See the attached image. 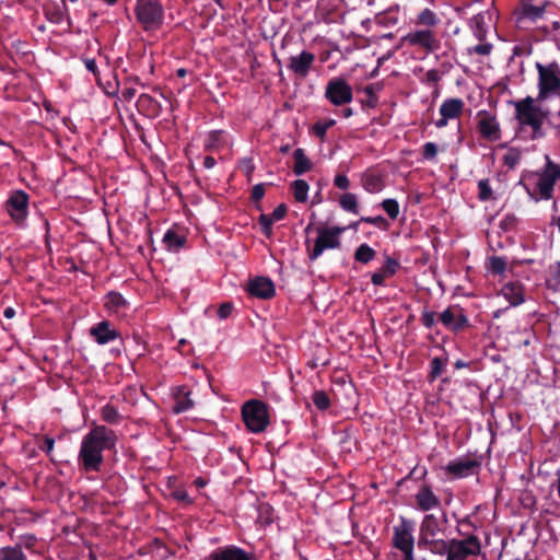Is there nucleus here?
<instances>
[{"label":"nucleus","instance_id":"393cba45","mask_svg":"<svg viewBox=\"0 0 560 560\" xmlns=\"http://www.w3.org/2000/svg\"><path fill=\"white\" fill-rule=\"evenodd\" d=\"M502 295L512 306L523 302V289L520 284L508 283L502 288Z\"/></svg>","mask_w":560,"mask_h":560},{"label":"nucleus","instance_id":"f8f14e48","mask_svg":"<svg viewBox=\"0 0 560 560\" xmlns=\"http://www.w3.org/2000/svg\"><path fill=\"white\" fill-rule=\"evenodd\" d=\"M402 40L411 46H418L427 51H434L440 47V43L430 30H417L409 32L402 37Z\"/></svg>","mask_w":560,"mask_h":560},{"label":"nucleus","instance_id":"a19ab883","mask_svg":"<svg viewBox=\"0 0 560 560\" xmlns=\"http://www.w3.org/2000/svg\"><path fill=\"white\" fill-rule=\"evenodd\" d=\"M334 125H335V120L329 119V120L317 122L313 129L317 137L324 138L328 128H330Z\"/></svg>","mask_w":560,"mask_h":560},{"label":"nucleus","instance_id":"5fc2aeb1","mask_svg":"<svg viewBox=\"0 0 560 560\" xmlns=\"http://www.w3.org/2000/svg\"><path fill=\"white\" fill-rule=\"evenodd\" d=\"M395 270H396V262L393 259L388 258L387 261H386V265H385V267L383 269V271L387 276H390V275H393L395 272Z\"/></svg>","mask_w":560,"mask_h":560},{"label":"nucleus","instance_id":"7c9ffc66","mask_svg":"<svg viewBox=\"0 0 560 560\" xmlns=\"http://www.w3.org/2000/svg\"><path fill=\"white\" fill-rule=\"evenodd\" d=\"M374 257L375 250L366 244L360 245L354 254V258L362 264H368L369 261L374 259Z\"/></svg>","mask_w":560,"mask_h":560},{"label":"nucleus","instance_id":"de8ad7c7","mask_svg":"<svg viewBox=\"0 0 560 560\" xmlns=\"http://www.w3.org/2000/svg\"><path fill=\"white\" fill-rule=\"evenodd\" d=\"M233 305L231 303H223L218 310V315L220 318L225 319L231 315Z\"/></svg>","mask_w":560,"mask_h":560},{"label":"nucleus","instance_id":"2f4dec72","mask_svg":"<svg viewBox=\"0 0 560 560\" xmlns=\"http://www.w3.org/2000/svg\"><path fill=\"white\" fill-rule=\"evenodd\" d=\"M544 12L545 8L542 5L527 3L523 7V15L534 21L541 18Z\"/></svg>","mask_w":560,"mask_h":560},{"label":"nucleus","instance_id":"b1692460","mask_svg":"<svg viewBox=\"0 0 560 560\" xmlns=\"http://www.w3.org/2000/svg\"><path fill=\"white\" fill-rule=\"evenodd\" d=\"M212 560H249L248 556L240 548L229 547L211 553Z\"/></svg>","mask_w":560,"mask_h":560},{"label":"nucleus","instance_id":"052dcab7","mask_svg":"<svg viewBox=\"0 0 560 560\" xmlns=\"http://www.w3.org/2000/svg\"><path fill=\"white\" fill-rule=\"evenodd\" d=\"M3 314L7 318H13L15 315V311L12 307H7Z\"/></svg>","mask_w":560,"mask_h":560},{"label":"nucleus","instance_id":"6ab92c4d","mask_svg":"<svg viewBox=\"0 0 560 560\" xmlns=\"http://www.w3.org/2000/svg\"><path fill=\"white\" fill-rule=\"evenodd\" d=\"M440 319L444 326L453 330L463 328L467 319L458 310L447 308L441 313Z\"/></svg>","mask_w":560,"mask_h":560},{"label":"nucleus","instance_id":"a211bd4d","mask_svg":"<svg viewBox=\"0 0 560 560\" xmlns=\"http://www.w3.org/2000/svg\"><path fill=\"white\" fill-rule=\"evenodd\" d=\"M90 334L100 345H105L118 337V332L110 328L109 323L104 320L91 328Z\"/></svg>","mask_w":560,"mask_h":560},{"label":"nucleus","instance_id":"e433bc0d","mask_svg":"<svg viewBox=\"0 0 560 560\" xmlns=\"http://www.w3.org/2000/svg\"><path fill=\"white\" fill-rule=\"evenodd\" d=\"M137 106L140 110H151L154 113L156 110V103L154 100L148 94H141L137 101Z\"/></svg>","mask_w":560,"mask_h":560},{"label":"nucleus","instance_id":"f257e3e1","mask_svg":"<svg viewBox=\"0 0 560 560\" xmlns=\"http://www.w3.org/2000/svg\"><path fill=\"white\" fill-rule=\"evenodd\" d=\"M115 433L104 425H93L91 431L83 436L79 459L86 471H97L103 463V451L115 445Z\"/></svg>","mask_w":560,"mask_h":560},{"label":"nucleus","instance_id":"9d476101","mask_svg":"<svg viewBox=\"0 0 560 560\" xmlns=\"http://www.w3.org/2000/svg\"><path fill=\"white\" fill-rule=\"evenodd\" d=\"M343 229H322L318 231L313 250L310 253L311 259H316L325 249L336 248L340 245L339 235Z\"/></svg>","mask_w":560,"mask_h":560},{"label":"nucleus","instance_id":"4be33fe9","mask_svg":"<svg viewBox=\"0 0 560 560\" xmlns=\"http://www.w3.org/2000/svg\"><path fill=\"white\" fill-rule=\"evenodd\" d=\"M416 501L418 508L422 511H430L438 508L440 504V500L429 488H422L416 494Z\"/></svg>","mask_w":560,"mask_h":560},{"label":"nucleus","instance_id":"13d9d810","mask_svg":"<svg viewBox=\"0 0 560 560\" xmlns=\"http://www.w3.org/2000/svg\"><path fill=\"white\" fill-rule=\"evenodd\" d=\"M84 65H85L88 70H90L91 72L96 74V63H95L94 59H85L84 60Z\"/></svg>","mask_w":560,"mask_h":560},{"label":"nucleus","instance_id":"a878e982","mask_svg":"<svg viewBox=\"0 0 560 560\" xmlns=\"http://www.w3.org/2000/svg\"><path fill=\"white\" fill-rule=\"evenodd\" d=\"M106 308L112 313H120L127 306V301L116 292H110L106 295Z\"/></svg>","mask_w":560,"mask_h":560},{"label":"nucleus","instance_id":"9b49d317","mask_svg":"<svg viewBox=\"0 0 560 560\" xmlns=\"http://www.w3.org/2000/svg\"><path fill=\"white\" fill-rule=\"evenodd\" d=\"M326 97L337 106L352 101V89L343 79H332L326 88Z\"/></svg>","mask_w":560,"mask_h":560},{"label":"nucleus","instance_id":"a18cd8bd","mask_svg":"<svg viewBox=\"0 0 560 560\" xmlns=\"http://www.w3.org/2000/svg\"><path fill=\"white\" fill-rule=\"evenodd\" d=\"M436 153H438V149L434 143L428 142L424 144L423 155L425 159L431 160V159L435 158Z\"/></svg>","mask_w":560,"mask_h":560},{"label":"nucleus","instance_id":"c85d7f7f","mask_svg":"<svg viewBox=\"0 0 560 560\" xmlns=\"http://www.w3.org/2000/svg\"><path fill=\"white\" fill-rule=\"evenodd\" d=\"M0 560H25L20 546L3 547L0 549Z\"/></svg>","mask_w":560,"mask_h":560},{"label":"nucleus","instance_id":"864d4df0","mask_svg":"<svg viewBox=\"0 0 560 560\" xmlns=\"http://www.w3.org/2000/svg\"><path fill=\"white\" fill-rule=\"evenodd\" d=\"M386 277L387 275L384 271L374 272L371 277V280L375 285H381Z\"/></svg>","mask_w":560,"mask_h":560},{"label":"nucleus","instance_id":"4c0bfd02","mask_svg":"<svg viewBox=\"0 0 560 560\" xmlns=\"http://www.w3.org/2000/svg\"><path fill=\"white\" fill-rule=\"evenodd\" d=\"M438 20L435 14L429 10L424 9L419 15H418V24L424 25V26H434L436 24Z\"/></svg>","mask_w":560,"mask_h":560},{"label":"nucleus","instance_id":"c03bdc74","mask_svg":"<svg viewBox=\"0 0 560 560\" xmlns=\"http://www.w3.org/2000/svg\"><path fill=\"white\" fill-rule=\"evenodd\" d=\"M444 366H445L444 360H442L441 358H434L432 360V376L433 377L439 376L442 373V371L444 370Z\"/></svg>","mask_w":560,"mask_h":560},{"label":"nucleus","instance_id":"7ed1b4c3","mask_svg":"<svg viewBox=\"0 0 560 560\" xmlns=\"http://www.w3.org/2000/svg\"><path fill=\"white\" fill-rule=\"evenodd\" d=\"M135 13L138 22L147 32L156 31L163 24L164 11L156 1L137 0Z\"/></svg>","mask_w":560,"mask_h":560},{"label":"nucleus","instance_id":"603ef678","mask_svg":"<svg viewBox=\"0 0 560 560\" xmlns=\"http://www.w3.org/2000/svg\"><path fill=\"white\" fill-rule=\"evenodd\" d=\"M474 51L478 55L486 56L490 54L491 51V45L489 44H481L474 47Z\"/></svg>","mask_w":560,"mask_h":560},{"label":"nucleus","instance_id":"f3484780","mask_svg":"<svg viewBox=\"0 0 560 560\" xmlns=\"http://www.w3.org/2000/svg\"><path fill=\"white\" fill-rule=\"evenodd\" d=\"M248 291L252 295L259 299H270L276 290L273 282L266 277H256L248 283Z\"/></svg>","mask_w":560,"mask_h":560},{"label":"nucleus","instance_id":"aec40b11","mask_svg":"<svg viewBox=\"0 0 560 560\" xmlns=\"http://www.w3.org/2000/svg\"><path fill=\"white\" fill-rule=\"evenodd\" d=\"M476 463L469 459L454 460L447 464L445 470L454 478L467 477L472 474Z\"/></svg>","mask_w":560,"mask_h":560},{"label":"nucleus","instance_id":"c9c22d12","mask_svg":"<svg viewBox=\"0 0 560 560\" xmlns=\"http://www.w3.org/2000/svg\"><path fill=\"white\" fill-rule=\"evenodd\" d=\"M313 402L319 410H325L330 405L328 395L323 390H317L313 394Z\"/></svg>","mask_w":560,"mask_h":560},{"label":"nucleus","instance_id":"c756f323","mask_svg":"<svg viewBox=\"0 0 560 560\" xmlns=\"http://www.w3.org/2000/svg\"><path fill=\"white\" fill-rule=\"evenodd\" d=\"M310 190L308 184L303 179H298L293 183V195L296 201L304 202L307 200Z\"/></svg>","mask_w":560,"mask_h":560},{"label":"nucleus","instance_id":"ea45409f","mask_svg":"<svg viewBox=\"0 0 560 560\" xmlns=\"http://www.w3.org/2000/svg\"><path fill=\"white\" fill-rule=\"evenodd\" d=\"M364 187L370 192H376L381 190L382 184L378 177L374 175H369L364 179Z\"/></svg>","mask_w":560,"mask_h":560},{"label":"nucleus","instance_id":"bf43d9fd","mask_svg":"<svg viewBox=\"0 0 560 560\" xmlns=\"http://www.w3.org/2000/svg\"><path fill=\"white\" fill-rule=\"evenodd\" d=\"M215 165V160L212 156H206L203 160V166L206 168H212Z\"/></svg>","mask_w":560,"mask_h":560},{"label":"nucleus","instance_id":"2eb2a0df","mask_svg":"<svg viewBox=\"0 0 560 560\" xmlns=\"http://www.w3.org/2000/svg\"><path fill=\"white\" fill-rule=\"evenodd\" d=\"M478 129L481 136L490 141L500 139V126L494 116L481 112L477 116Z\"/></svg>","mask_w":560,"mask_h":560},{"label":"nucleus","instance_id":"72a5a7b5","mask_svg":"<svg viewBox=\"0 0 560 560\" xmlns=\"http://www.w3.org/2000/svg\"><path fill=\"white\" fill-rule=\"evenodd\" d=\"M340 205L346 211L357 212L358 203L357 198L353 194H345L340 198Z\"/></svg>","mask_w":560,"mask_h":560},{"label":"nucleus","instance_id":"338daca9","mask_svg":"<svg viewBox=\"0 0 560 560\" xmlns=\"http://www.w3.org/2000/svg\"><path fill=\"white\" fill-rule=\"evenodd\" d=\"M107 4L113 5L117 2V0H104Z\"/></svg>","mask_w":560,"mask_h":560},{"label":"nucleus","instance_id":"6e6d98bb","mask_svg":"<svg viewBox=\"0 0 560 560\" xmlns=\"http://www.w3.org/2000/svg\"><path fill=\"white\" fill-rule=\"evenodd\" d=\"M54 444H55V441L54 439L51 438H45L44 440V447L43 450L47 453V454H50L51 451L54 450Z\"/></svg>","mask_w":560,"mask_h":560},{"label":"nucleus","instance_id":"bb28decb","mask_svg":"<svg viewBox=\"0 0 560 560\" xmlns=\"http://www.w3.org/2000/svg\"><path fill=\"white\" fill-rule=\"evenodd\" d=\"M294 173L296 175H302L303 173L310 171L312 168V162L305 155L303 149H296L294 151Z\"/></svg>","mask_w":560,"mask_h":560},{"label":"nucleus","instance_id":"dca6fc26","mask_svg":"<svg viewBox=\"0 0 560 560\" xmlns=\"http://www.w3.org/2000/svg\"><path fill=\"white\" fill-rule=\"evenodd\" d=\"M315 60V56L308 51H302L298 56H292L289 60V69L296 75L305 78Z\"/></svg>","mask_w":560,"mask_h":560},{"label":"nucleus","instance_id":"774afa93","mask_svg":"<svg viewBox=\"0 0 560 560\" xmlns=\"http://www.w3.org/2000/svg\"><path fill=\"white\" fill-rule=\"evenodd\" d=\"M558 493H559V497H560V476L558 477Z\"/></svg>","mask_w":560,"mask_h":560},{"label":"nucleus","instance_id":"49530a36","mask_svg":"<svg viewBox=\"0 0 560 560\" xmlns=\"http://www.w3.org/2000/svg\"><path fill=\"white\" fill-rule=\"evenodd\" d=\"M137 91L135 88H124L119 100L124 102H130L135 98Z\"/></svg>","mask_w":560,"mask_h":560},{"label":"nucleus","instance_id":"4468645a","mask_svg":"<svg viewBox=\"0 0 560 560\" xmlns=\"http://www.w3.org/2000/svg\"><path fill=\"white\" fill-rule=\"evenodd\" d=\"M464 109V102L459 98H448L444 101L440 107L441 118L435 121L438 128H443L448 120L460 115Z\"/></svg>","mask_w":560,"mask_h":560},{"label":"nucleus","instance_id":"ddd939ff","mask_svg":"<svg viewBox=\"0 0 560 560\" xmlns=\"http://www.w3.org/2000/svg\"><path fill=\"white\" fill-rule=\"evenodd\" d=\"M28 197L23 191H15L7 202L10 217L18 223L23 222L27 215Z\"/></svg>","mask_w":560,"mask_h":560},{"label":"nucleus","instance_id":"cd10ccee","mask_svg":"<svg viewBox=\"0 0 560 560\" xmlns=\"http://www.w3.org/2000/svg\"><path fill=\"white\" fill-rule=\"evenodd\" d=\"M185 241L186 240L183 235H179L173 231H168L163 237V242L170 250L179 249L184 246Z\"/></svg>","mask_w":560,"mask_h":560},{"label":"nucleus","instance_id":"8fccbe9b","mask_svg":"<svg viewBox=\"0 0 560 560\" xmlns=\"http://www.w3.org/2000/svg\"><path fill=\"white\" fill-rule=\"evenodd\" d=\"M265 195V188L261 184L254 186L252 197L255 200H260Z\"/></svg>","mask_w":560,"mask_h":560},{"label":"nucleus","instance_id":"f03ea898","mask_svg":"<svg viewBox=\"0 0 560 560\" xmlns=\"http://www.w3.org/2000/svg\"><path fill=\"white\" fill-rule=\"evenodd\" d=\"M516 119L521 126H529L533 129V138L542 136L541 126L546 118V113L535 104L534 98L526 97L516 102Z\"/></svg>","mask_w":560,"mask_h":560},{"label":"nucleus","instance_id":"69168bd1","mask_svg":"<svg viewBox=\"0 0 560 560\" xmlns=\"http://www.w3.org/2000/svg\"><path fill=\"white\" fill-rule=\"evenodd\" d=\"M343 114H345V117H350L352 115L351 108L345 109Z\"/></svg>","mask_w":560,"mask_h":560},{"label":"nucleus","instance_id":"473e14b6","mask_svg":"<svg viewBox=\"0 0 560 560\" xmlns=\"http://www.w3.org/2000/svg\"><path fill=\"white\" fill-rule=\"evenodd\" d=\"M102 419L108 423H116L119 420V413L116 408L110 405H106L101 410Z\"/></svg>","mask_w":560,"mask_h":560},{"label":"nucleus","instance_id":"412c9836","mask_svg":"<svg viewBox=\"0 0 560 560\" xmlns=\"http://www.w3.org/2000/svg\"><path fill=\"white\" fill-rule=\"evenodd\" d=\"M287 213V207L284 205H279L270 214H261L259 217V224L261 225L262 232L270 237L271 236V225L276 221H280L284 218Z\"/></svg>","mask_w":560,"mask_h":560},{"label":"nucleus","instance_id":"20e7f679","mask_svg":"<svg viewBox=\"0 0 560 560\" xmlns=\"http://www.w3.org/2000/svg\"><path fill=\"white\" fill-rule=\"evenodd\" d=\"M443 533V524L433 514L427 515L420 525L419 544L430 547L434 553H443L445 540L439 538Z\"/></svg>","mask_w":560,"mask_h":560},{"label":"nucleus","instance_id":"09e8293b","mask_svg":"<svg viewBox=\"0 0 560 560\" xmlns=\"http://www.w3.org/2000/svg\"><path fill=\"white\" fill-rule=\"evenodd\" d=\"M335 185L340 189H347L349 187V179L346 175H337L335 177Z\"/></svg>","mask_w":560,"mask_h":560},{"label":"nucleus","instance_id":"f704fd0d","mask_svg":"<svg viewBox=\"0 0 560 560\" xmlns=\"http://www.w3.org/2000/svg\"><path fill=\"white\" fill-rule=\"evenodd\" d=\"M479 188V199L481 201H488L494 199L492 189L490 188L489 180L488 179H481L478 183Z\"/></svg>","mask_w":560,"mask_h":560},{"label":"nucleus","instance_id":"0eeeda50","mask_svg":"<svg viewBox=\"0 0 560 560\" xmlns=\"http://www.w3.org/2000/svg\"><path fill=\"white\" fill-rule=\"evenodd\" d=\"M481 551L479 539L470 535L465 539H451L445 541V550L442 555H446V560H466L469 556H477Z\"/></svg>","mask_w":560,"mask_h":560},{"label":"nucleus","instance_id":"1a4fd4ad","mask_svg":"<svg viewBox=\"0 0 560 560\" xmlns=\"http://www.w3.org/2000/svg\"><path fill=\"white\" fill-rule=\"evenodd\" d=\"M393 544L404 555V560L413 559V536L410 524L402 522L394 527Z\"/></svg>","mask_w":560,"mask_h":560},{"label":"nucleus","instance_id":"39448f33","mask_svg":"<svg viewBox=\"0 0 560 560\" xmlns=\"http://www.w3.org/2000/svg\"><path fill=\"white\" fill-rule=\"evenodd\" d=\"M243 420L246 428L253 433H260L269 424V416L266 404L260 400H249L242 408Z\"/></svg>","mask_w":560,"mask_h":560},{"label":"nucleus","instance_id":"58836bf2","mask_svg":"<svg viewBox=\"0 0 560 560\" xmlns=\"http://www.w3.org/2000/svg\"><path fill=\"white\" fill-rule=\"evenodd\" d=\"M382 207L392 219H396L398 217L399 206L395 199H385L382 202Z\"/></svg>","mask_w":560,"mask_h":560},{"label":"nucleus","instance_id":"3c124183","mask_svg":"<svg viewBox=\"0 0 560 560\" xmlns=\"http://www.w3.org/2000/svg\"><path fill=\"white\" fill-rule=\"evenodd\" d=\"M172 497L178 501L189 503L188 494L185 490L178 489L173 491Z\"/></svg>","mask_w":560,"mask_h":560},{"label":"nucleus","instance_id":"37998d69","mask_svg":"<svg viewBox=\"0 0 560 560\" xmlns=\"http://www.w3.org/2000/svg\"><path fill=\"white\" fill-rule=\"evenodd\" d=\"M221 138L220 131H213L209 135L207 142H206V149L213 150L219 147V141Z\"/></svg>","mask_w":560,"mask_h":560},{"label":"nucleus","instance_id":"e2e57ef3","mask_svg":"<svg viewBox=\"0 0 560 560\" xmlns=\"http://www.w3.org/2000/svg\"><path fill=\"white\" fill-rule=\"evenodd\" d=\"M177 75H178V77H185V75H186V70H185V69H183V68L178 69V70H177Z\"/></svg>","mask_w":560,"mask_h":560},{"label":"nucleus","instance_id":"6e6552de","mask_svg":"<svg viewBox=\"0 0 560 560\" xmlns=\"http://www.w3.org/2000/svg\"><path fill=\"white\" fill-rule=\"evenodd\" d=\"M539 74L538 80V100H545L552 94L560 92V70L557 66H542L537 63Z\"/></svg>","mask_w":560,"mask_h":560},{"label":"nucleus","instance_id":"4d7b16f0","mask_svg":"<svg viewBox=\"0 0 560 560\" xmlns=\"http://www.w3.org/2000/svg\"><path fill=\"white\" fill-rule=\"evenodd\" d=\"M434 323V314L433 313H427L423 315V324L427 327H431Z\"/></svg>","mask_w":560,"mask_h":560},{"label":"nucleus","instance_id":"5701e85b","mask_svg":"<svg viewBox=\"0 0 560 560\" xmlns=\"http://www.w3.org/2000/svg\"><path fill=\"white\" fill-rule=\"evenodd\" d=\"M174 398L175 405L173 410L176 413L189 410L194 406V401L190 398V392L185 387H177L174 392Z\"/></svg>","mask_w":560,"mask_h":560},{"label":"nucleus","instance_id":"79ce46f5","mask_svg":"<svg viewBox=\"0 0 560 560\" xmlns=\"http://www.w3.org/2000/svg\"><path fill=\"white\" fill-rule=\"evenodd\" d=\"M505 260L500 257H493L490 259V270L493 273H501L505 270Z\"/></svg>","mask_w":560,"mask_h":560},{"label":"nucleus","instance_id":"423d86ee","mask_svg":"<svg viewBox=\"0 0 560 560\" xmlns=\"http://www.w3.org/2000/svg\"><path fill=\"white\" fill-rule=\"evenodd\" d=\"M535 189L539 197L542 199H550L552 196L553 187L560 178V165L553 163L548 156L545 167L532 175Z\"/></svg>","mask_w":560,"mask_h":560},{"label":"nucleus","instance_id":"0e129e2a","mask_svg":"<svg viewBox=\"0 0 560 560\" xmlns=\"http://www.w3.org/2000/svg\"><path fill=\"white\" fill-rule=\"evenodd\" d=\"M195 482H196V485H197L198 487H203V486H205V483H206V482H205L202 479H200V478L196 479V481H195Z\"/></svg>","mask_w":560,"mask_h":560},{"label":"nucleus","instance_id":"680f3d73","mask_svg":"<svg viewBox=\"0 0 560 560\" xmlns=\"http://www.w3.org/2000/svg\"><path fill=\"white\" fill-rule=\"evenodd\" d=\"M555 277L558 280V282H560V264H558L555 269Z\"/></svg>","mask_w":560,"mask_h":560}]
</instances>
